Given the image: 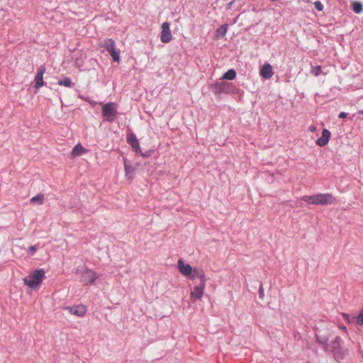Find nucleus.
<instances>
[{"mask_svg":"<svg viewBox=\"0 0 363 363\" xmlns=\"http://www.w3.org/2000/svg\"><path fill=\"white\" fill-rule=\"evenodd\" d=\"M301 200L308 204L326 206L335 204V197L330 193H320L311 196H303Z\"/></svg>","mask_w":363,"mask_h":363,"instance_id":"f257e3e1","label":"nucleus"},{"mask_svg":"<svg viewBox=\"0 0 363 363\" xmlns=\"http://www.w3.org/2000/svg\"><path fill=\"white\" fill-rule=\"evenodd\" d=\"M45 279V272L43 269H35L32 274L23 279L25 285L30 289L38 286Z\"/></svg>","mask_w":363,"mask_h":363,"instance_id":"f03ea898","label":"nucleus"},{"mask_svg":"<svg viewBox=\"0 0 363 363\" xmlns=\"http://www.w3.org/2000/svg\"><path fill=\"white\" fill-rule=\"evenodd\" d=\"M117 107V104L114 102H108L102 106L101 114L105 121L114 122L118 113Z\"/></svg>","mask_w":363,"mask_h":363,"instance_id":"7ed1b4c3","label":"nucleus"},{"mask_svg":"<svg viewBox=\"0 0 363 363\" xmlns=\"http://www.w3.org/2000/svg\"><path fill=\"white\" fill-rule=\"evenodd\" d=\"M99 46L109 52L114 62H120V51L116 50L115 41L112 38H107L101 41Z\"/></svg>","mask_w":363,"mask_h":363,"instance_id":"20e7f679","label":"nucleus"},{"mask_svg":"<svg viewBox=\"0 0 363 363\" xmlns=\"http://www.w3.org/2000/svg\"><path fill=\"white\" fill-rule=\"evenodd\" d=\"M342 340L340 336H336L329 345V350L334 355L336 360L340 361L345 358V352L342 347Z\"/></svg>","mask_w":363,"mask_h":363,"instance_id":"39448f33","label":"nucleus"},{"mask_svg":"<svg viewBox=\"0 0 363 363\" xmlns=\"http://www.w3.org/2000/svg\"><path fill=\"white\" fill-rule=\"evenodd\" d=\"M212 91L215 94H234L236 92V88L232 83L218 82L212 84Z\"/></svg>","mask_w":363,"mask_h":363,"instance_id":"423d86ee","label":"nucleus"},{"mask_svg":"<svg viewBox=\"0 0 363 363\" xmlns=\"http://www.w3.org/2000/svg\"><path fill=\"white\" fill-rule=\"evenodd\" d=\"M97 278L96 273L90 269L86 268L81 272L80 281L85 285L93 284Z\"/></svg>","mask_w":363,"mask_h":363,"instance_id":"0eeeda50","label":"nucleus"},{"mask_svg":"<svg viewBox=\"0 0 363 363\" xmlns=\"http://www.w3.org/2000/svg\"><path fill=\"white\" fill-rule=\"evenodd\" d=\"M330 337V333H322L321 331H318L315 333V339L317 342L320 345L325 351H328L329 350V344L328 341Z\"/></svg>","mask_w":363,"mask_h":363,"instance_id":"6e6552de","label":"nucleus"},{"mask_svg":"<svg viewBox=\"0 0 363 363\" xmlns=\"http://www.w3.org/2000/svg\"><path fill=\"white\" fill-rule=\"evenodd\" d=\"M169 26L170 24L168 22H164L162 24L160 40L163 43H168L172 40V35Z\"/></svg>","mask_w":363,"mask_h":363,"instance_id":"1a4fd4ad","label":"nucleus"},{"mask_svg":"<svg viewBox=\"0 0 363 363\" xmlns=\"http://www.w3.org/2000/svg\"><path fill=\"white\" fill-rule=\"evenodd\" d=\"M70 314L77 317H82L86 313V308L83 304L74 305L72 306H67L65 308Z\"/></svg>","mask_w":363,"mask_h":363,"instance_id":"9d476101","label":"nucleus"},{"mask_svg":"<svg viewBox=\"0 0 363 363\" xmlns=\"http://www.w3.org/2000/svg\"><path fill=\"white\" fill-rule=\"evenodd\" d=\"M45 65H41L38 68L37 74L35 77V88L38 89L40 87L44 85L43 74L45 72Z\"/></svg>","mask_w":363,"mask_h":363,"instance_id":"9b49d317","label":"nucleus"},{"mask_svg":"<svg viewBox=\"0 0 363 363\" xmlns=\"http://www.w3.org/2000/svg\"><path fill=\"white\" fill-rule=\"evenodd\" d=\"M177 267L179 269V272L185 277L189 278L190 274H191L192 267L190 264H186L184 261L182 259H179L177 262Z\"/></svg>","mask_w":363,"mask_h":363,"instance_id":"f8f14e48","label":"nucleus"},{"mask_svg":"<svg viewBox=\"0 0 363 363\" xmlns=\"http://www.w3.org/2000/svg\"><path fill=\"white\" fill-rule=\"evenodd\" d=\"M205 286L206 283H199L194 287L193 291L191 293V298L194 301L201 298L203 294Z\"/></svg>","mask_w":363,"mask_h":363,"instance_id":"ddd939ff","label":"nucleus"},{"mask_svg":"<svg viewBox=\"0 0 363 363\" xmlns=\"http://www.w3.org/2000/svg\"><path fill=\"white\" fill-rule=\"evenodd\" d=\"M125 177L131 180L133 178L136 167L133 166L126 158H123Z\"/></svg>","mask_w":363,"mask_h":363,"instance_id":"4468645a","label":"nucleus"},{"mask_svg":"<svg viewBox=\"0 0 363 363\" xmlns=\"http://www.w3.org/2000/svg\"><path fill=\"white\" fill-rule=\"evenodd\" d=\"M192 273L190 274L189 278L191 279H199L200 283H206V279L205 272L201 268H194L192 269Z\"/></svg>","mask_w":363,"mask_h":363,"instance_id":"2eb2a0df","label":"nucleus"},{"mask_svg":"<svg viewBox=\"0 0 363 363\" xmlns=\"http://www.w3.org/2000/svg\"><path fill=\"white\" fill-rule=\"evenodd\" d=\"M331 134L330 132L325 128L322 131V135L316 140V145L320 147H323L326 145L330 138Z\"/></svg>","mask_w":363,"mask_h":363,"instance_id":"dca6fc26","label":"nucleus"},{"mask_svg":"<svg viewBox=\"0 0 363 363\" xmlns=\"http://www.w3.org/2000/svg\"><path fill=\"white\" fill-rule=\"evenodd\" d=\"M274 72L273 69L271 65L269 64H264L262 67L260 69V74L264 78V79H269L272 77Z\"/></svg>","mask_w":363,"mask_h":363,"instance_id":"f3484780","label":"nucleus"},{"mask_svg":"<svg viewBox=\"0 0 363 363\" xmlns=\"http://www.w3.org/2000/svg\"><path fill=\"white\" fill-rule=\"evenodd\" d=\"M86 150L80 144H77L72 149V156L78 157L86 152Z\"/></svg>","mask_w":363,"mask_h":363,"instance_id":"a211bd4d","label":"nucleus"},{"mask_svg":"<svg viewBox=\"0 0 363 363\" xmlns=\"http://www.w3.org/2000/svg\"><path fill=\"white\" fill-rule=\"evenodd\" d=\"M228 24L224 23L222 26H220L219 28H218L216 30V35L217 38H223L228 31Z\"/></svg>","mask_w":363,"mask_h":363,"instance_id":"6ab92c4d","label":"nucleus"},{"mask_svg":"<svg viewBox=\"0 0 363 363\" xmlns=\"http://www.w3.org/2000/svg\"><path fill=\"white\" fill-rule=\"evenodd\" d=\"M236 72L234 69H230L221 77L220 79L233 80L236 77Z\"/></svg>","mask_w":363,"mask_h":363,"instance_id":"aec40b11","label":"nucleus"},{"mask_svg":"<svg viewBox=\"0 0 363 363\" xmlns=\"http://www.w3.org/2000/svg\"><path fill=\"white\" fill-rule=\"evenodd\" d=\"M45 201V196L43 194H38L30 199V203L33 204L42 205Z\"/></svg>","mask_w":363,"mask_h":363,"instance_id":"412c9836","label":"nucleus"},{"mask_svg":"<svg viewBox=\"0 0 363 363\" xmlns=\"http://www.w3.org/2000/svg\"><path fill=\"white\" fill-rule=\"evenodd\" d=\"M57 84L60 86H64L69 88H71L74 85V84L72 82V80L69 77H65L62 79H60Z\"/></svg>","mask_w":363,"mask_h":363,"instance_id":"4be33fe9","label":"nucleus"},{"mask_svg":"<svg viewBox=\"0 0 363 363\" xmlns=\"http://www.w3.org/2000/svg\"><path fill=\"white\" fill-rule=\"evenodd\" d=\"M352 10L355 13H361L363 11V4L360 1H354L352 4Z\"/></svg>","mask_w":363,"mask_h":363,"instance_id":"5701e85b","label":"nucleus"},{"mask_svg":"<svg viewBox=\"0 0 363 363\" xmlns=\"http://www.w3.org/2000/svg\"><path fill=\"white\" fill-rule=\"evenodd\" d=\"M126 139H127V143L130 145L132 143H135L138 140L137 137H136V135L133 133H129L127 135V137H126Z\"/></svg>","mask_w":363,"mask_h":363,"instance_id":"b1692460","label":"nucleus"},{"mask_svg":"<svg viewBox=\"0 0 363 363\" xmlns=\"http://www.w3.org/2000/svg\"><path fill=\"white\" fill-rule=\"evenodd\" d=\"M130 146L132 147L133 150L138 155L139 152H140V147L139 144V141L137 140L135 143H132L130 145Z\"/></svg>","mask_w":363,"mask_h":363,"instance_id":"393cba45","label":"nucleus"},{"mask_svg":"<svg viewBox=\"0 0 363 363\" xmlns=\"http://www.w3.org/2000/svg\"><path fill=\"white\" fill-rule=\"evenodd\" d=\"M320 72H321V67L320 65H316V66L312 67L311 73L314 76H315V77L319 76L320 74Z\"/></svg>","mask_w":363,"mask_h":363,"instance_id":"a878e982","label":"nucleus"},{"mask_svg":"<svg viewBox=\"0 0 363 363\" xmlns=\"http://www.w3.org/2000/svg\"><path fill=\"white\" fill-rule=\"evenodd\" d=\"M356 323L360 325H363V308L360 313L356 317Z\"/></svg>","mask_w":363,"mask_h":363,"instance_id":"bb28decb","label":"nucleus"},{"mask_svg":"<svg viewBox=\"0 0 363 363\" xmlns=\"http://www.w3.org/2000/svg\"><path fill=\"white\" fill-rule=\"evenodd\" d=\"M154 152V150H148L147 151H145V152H143L141 150H140V152H139L138 155H140V156L143 157H149L152 155V154Z\"/></svg>","mask_w":363,"mask_h":363,"instance_id":"cd10ccee","label":"nucleus"},{"mask_svg":"<svg viewBox=\"0 0 363 363\" xmlns=\"http://www.w3.org/2000/svg\"><path fill=\"white\" fill-rule=\"evenodd\" d=\"M314 6H315V9L318 11H322L323 10V5L320 1H315Z\"/></svg>","mask_w":363,"mask_h":363,"instance_id":"c85d7f7f","label":"nucleus"},{"mask_svg":"<svg viewBox=\"0 0 363 363\" xmlns=\"http://www.w3.org/2000/svg\"><path fill=\"white\" fill-rule=\"evenodd\" d=\"M258 294H259V297L260 298L263 299L264 297V293L263 284L262 283L259 284Z\"/></svg>","mask_w":363,"mask_h":363,"instance_id":"c756f323","label":"nucleus"},{"mask_svg":"<svg viewBox=\"0 0 363 363\" xmlns=\"http://www.w3.org/2000/svg\"><path fill=\"white\" fill-rule=\"evenodd\" d=\"M37 251L36 245H31L28 249V252L30 255H33Z\"/></svg>","mask_w":363,"mask_h":363,"instance_id":"7c9ffc66","label":"nucleus"},{"mask_svg":"<svg viewBox=\"0 0 363 363\" xmlns=\"http://www.w3.org/2000/svg\"><path fill=\"white\" fill-rule=\"evenodd\" d=\"M235 0H232L230 2H229L226 6V10H230L232 9V6L234 4Z\"/></svg>","mask_w":363,"mask_h":363,"instance_id":"2f4dec72","label":"nucleus"},{"mask_svg":"<svg viewBox=\"0 0 363 363\" xmlns=\"http://www.w3.org/2000/svg\"><path fill=\"white\" fill-rule=\"evenodd\" d=\"M347 113H345V112H340V114H339V116H338V117H339L340 118H346V117H347Z\"/></svg>","mask_w":363,"mask_h":363,"instance_id":"473e14b6","label":"nucleus"},{"mask_svg":"<svg viewBox=\"0 0 363 363\" xmlns=\"http://www.w3.org/2000/svg\"><path fill=\"white\" fill-rule=\"evenodd\" d=\"M238 19V17H236V18L234 19V21H233V23H235L237 22Z\"/></svg>","mask_w":363,"mask_h":363,"instance_id":"72a5a7b5","label":"nucleus"},{"mask_svg":"<svg viewBox=\"0 0 363 363\" xmlns=\"http://www.w3.org/2000/svg\"><path fill=\"white\" fill-rule=\"evenodd\" d=\"M359 113L361 114V115H363V110L359 111Z\"/></svg>","mask_w":363,"mask_h":363,"instance_id":"f704fd0d","label":"nucleus"},{"mask_svg":"<svg viewBox=\"0 0 363 363\" xmlns=\"http://www.w3.org/2000/svg\"><path fill=\"white\" fill-rule=\"evenodd\" d=\"M343 315H344V316H345L346 318H348V317H349V315H347V314H343Z\"/></svg>","mask_w":363,"mask_h":363,"instance_id":"c9c22d12","label":"nucleus"}]
</instances>
